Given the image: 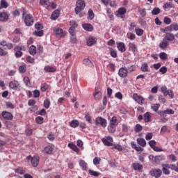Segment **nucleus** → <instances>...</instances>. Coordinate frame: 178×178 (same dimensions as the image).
Instances as JSON below:
<instances>
[{
  "mask_svg": "<svg viewBox=\"0 0 178 178\" xmlns=\"http://www.w3.org/2000/svg\"><path fill=\"white\" fill-rule=\"evenodd\" d=\"M163 23L165 24H170V23H172V19L170 17H165L163 19Z\"/></svg>",
  "mask_w": 178,
  "mask_h": 178,
  "instance_id": "774afa93",
  "label": "nucleus"
},
{
  "mask_svg": "<svg viewBox=\"0 0 178 178\" xmlns=\"http://www.w3.org/2000/svg\"><path fill=\"white\" fill-rule=\"evenodd\" d=\"M161 13V9L159 8H154L152 10V15L156 16V15H159Z\"/></svg>",
  "mask_w": 178,
  "mask_h": 178,
  "instance_id": "864d4df0",
  "label": "nucleus"
},
{
  "mask_svg": "<svg viewBox=\"0 0 178 178\" xmlns=\"http://www.w3.org/2000/svg\"><path fill=\"white\" fill-rule=\"evenodd\" d=\"M97 44V38L92 36L90 37L87 40L88 47H92V45H95Z\"/></svg>",
  "mask_w": 178,
  "mask_h": 178,
  "instance_id": "dca6fc26",
  "label": "nucleus"
},
{
  "mask_svg": "<svg viewBox=\"0 0 178 178\" xmlns=\"http://www.w3.org/2000/svg\"><path fill=\"white\" fill-rule=\"evenodd\" d=\"M22 19L26 24L30 27V26H33L34 24V17L31 14L27 13L26 9H22Z\"/></svg>",
  "mask_w": 178,
  "mask_h": 178,
  "instance_id": "f257e3e1",
  "label": "nucleus"
},
{
  "mask_svg": "<svg viewBox=\"0 0 178 178\" xmlns=\"http://www.w3.org/2000/svg\"><path fill=\"white\" fill-rule=\"evenodd\" d=\"M135 133H140V131H143V126L140 124H137L134 129Z\"/></svg>",
  "mask_w": 178,
  "mask_h": 178,
  "instance_id": "de8ad7c7",
  "label": "nucleus"
},
{
  "mask_svg": "<svg viewBox=\"0 0 178 178\" xmlns=\"http://www.w3.org/2000/svg\"><path fill=\"white\" fill-rule=\"evenodd\" d=\"M102 142L106 147H113V138L111 136H106L103 138Z\"/></svg>",
  "mask_w": 178,
  "mask_h": 178,
  "instance_id": "20e7f679",
  "label": "nucleus"
},
{
  "mask_svg": "<svg viewBox=\"0 0 178 178\" xmlns=\"http://www.w3.org/2000/svg\"><path fill=\"white\" fill-rule=\"evenodd\" d=\"M160 107H161V104H155L151 106L152 109H153L154 112H158V109H159Z\"/></svg>",
  "mask_w": 178,
  "mask_h": 178,
  "instance_id": "680f3d73",
  "label": "nucleus"
},
{
  "mask_svg": "<svg viewBox=\"0 0 178 178\" xmlns=\"http://www.w3.org/2000/svg\"><path fill=\"white\" fill-rule=\"evenodd\" d=\"M117 48L120 52H126V44L123 42H117Z\"/></svg>",
  "mask_w": 178,
  "mask_h": 178,
  "instance_id": "ddd939ff",
  "label": "nucleus"
},
{
  "mask_svg": "<svg viewBox=\"0 0 178 178\" xmlns=\"http://www.w3.org/2000/svg\"><path fill=\"white\" fill-rule=\"evenodd\" d=\"M1 47H6V49L10 51V49H13V44L10 42H7L6 40H1L0 42Z\"/></svg>",
  "mask_w": 178,
  "mask_h": 178,
  "instance_id": "4468645a",
  "label": "nucleus"
},
{
  "mask_svg": "<svg viewBox=\"0 0 178 178\" xmlns=\"http://www.w3.org/2000/svg\"><path fill=\"white\" fill-rule=\"evenodd\" d=\"M40 4L44 8H49L51 6V2L49 0H40Z\"/></svg>",
  "mask_w": 178,
  "mask_h": 178,
  "instance_id": "a878e982",
  "label": "nucleus"
},
{
  "mask_svg": "<svg viewBox=\"0 0 178 178\" xmlns=\"http://www.w3.org/2000/svg\"><path fill=\"white\" fill-rule=\"evenodd\" d=\"M133 98L134 101L139 104V105H144L145 103V99L137 93L133 95Z\"/></svg>",
  "mask_w": 178,
  "mask_h": 178,
  "instance_id": "0eeeda50",
  "label": "nucleus"
},
{
  "mask_svg": "<svg viewBox=\"0 0 178 178\" xmlns=\"http://www.w3.org/2000/svg\"><path fill=\"white\" fill-rule=\"evenodd\" d=\"M6 55H8V51L0 47V56H6Z\"/></svg>",
  "mask_w": 178,
  "mask_h": 178,
  "instance_id": "338daca9",
  "label": "nucleus"
},
{
  "mask_svg": "<svg viewBox=\"0 0 178 178\" xmlns=\"http://www.w3.org/2000/svg\"><path fill=\"white\" fill-rule=\"evenodd\" d=\"M174 114H175V111H173V109H171V108L160 112L161 116H163V115H174Z\"/></svg>",
  "mask_w": 178,
  "mask_h": 178,
  "instance_id": "b1692460",
  "label": "nucleus"
},
{
  "mask_svg": "<svg viewBox=\"0 0 178 178\" xmlns=\"http://www.w3.org/2000/svg\"><path fill=\"white\" fill-rule=\"evenodd\" d=\"M129 74L127 68L121 67L118 71V76L122 79H124L127 77V74Z\"/></svg>",
  "mask_w": 178,
  "mask_h": 178,
  "instance_id": "9d476101",
  "label": "nucleus"
},
{
  "mask_svg": "<svg viewBox=\"0 0 178 178\" xmlns=\"http://www.w3.org/2000/svg\"><path fill=\"white\" fill-rule=\"evenodd\" d=\"M110 124L111 126H118V118H116V116L112 117L111 120H110Z\"/></svg>",
  "mask_w": 178,
  "mask_h": 178,
  "instance_id": "e433bc0d",
  "label": "nucleus"
},
{
  "mask_svg": "<svg viewBox=\"0 0 178 178\" xmlns=\"http://www.w3.org/2000/svg\"><path fill=\"white\" fill-rule=\"evenodd\" d=\"M85 119L86 122L90 123V124H92V118H91V115H90V113H86L85 115Z\"/></svg>",
  "mask_w": 178,
  "mask_h": 178,
  "instance_id": "a18cd8bd",
  "label": "nucleus"
},
{
  "mask_svg": "<svg viewBox=\"0 0 178 178\" xmlns=\"http://www.w3.org/2000/svg\"><path fill=\"white\" fill-rule=\"evenodd\" d=\"M1 116L3 119L6 121H12L13 120V114L12 113L3 111L1 112Z\"/></svg>",
  "mask_w": 178,
  "mask_h": 178,
  "instance_id": "39448f33",
  "label": "nucleus"
},
{
  "mask_svg": "<svg viewBox=\"0 0 178 178\" xmlns=\"http://www.w3.org/2000/svg\"><path fill=\"white\" fill-rule=\"evenodd\" d=\"M129 47V51H131V52H136L137 51V46H136V44L134 42H129L128 44Z\"/></svg>",
  "mask_w": 178,
  "mask_h": 178,
  "instance_id": "cd10ccee",
  "label": "nucleus"
},
{
  "mask_svg": "<svg viewBox=\"0 0 178 178\" xmlns=\"http://www.w3.org/2000/svg\"><path fill=\"white\" fill-rule=\"evenodd\" d=\"M83 65H86V66H89V67H92L94 66V64L92 62L90 61V59L86 58L83 60Z\"/></svg>",
  "mask_w": 178,
  "mask_h": 178,
  "instance_id": "c9c22d12",
  "label": "nucleus"
},
{
  "mask_svg": "<svg viewBox=\"0 0 178 178\" xmlns=\"http://www.w3.org/2000/svg\"><path fill=\"white\" fill-rule=\"evenodd\" d=\"M168 47H169V42L165 40V39H163L159 44V48H161V49H165Z\"/></svg>",
  "mask_w": 178,
  "mask_h": 178,
  "instance_id": "5701e85b",
  "label": "nucleus"
},
{
  "mask_svg": "<svg viewBox=\"0 0 178 178\" xmlns=\"http://www.w3.org/2000/svg\"><path fill=\"white\" fill-rule=\"evenodd\" d=\"M170 26L172 31H178V24L177 23H172Z\"/></svg>",
  "mask_w": 178,
  "mask_h": 178,
  "instance_id": "0e129e2a",
  "label": "nucleus"
},
{
  "mask_svg": "<svg viewBox=\"0 0 178 178\" xmlns=\"http://www.w3.org/2000/svg\"><path fill=\"white\" fill-rule=\"evenodd\" d=\"M159 58L161 60H166L168 59V54L165 52H161L159 54Z\"/></svg>",
  "mask_w": 178,
  "mask_h": 178,
  "instance_id": "5fc2aeb1",
  "label": "nucleus"
},
{
  "mask_svg": "<svg viewBox=\"0 0 178 178\" xmlns=\"http://www.w3.org/2000/svg\"><path fill=\"white\" fill-rule=\"evenodd\" d=\"M9 6L8 1L6 0H1L0 1V9H6Z\"/></svg>",
  "mask_w": 178,
  "mask_h": 178,
  "instance_id": "7c9ffc66",
  "label": "nucleus"
},
{
  "mask_svg": "<svg viewBox=\"0 0 178 178\" xmlns=\"http://www.w3.org/2000/svg\"><path fill=\"white\" fill-rule=\"evenodd\" d=\"M99 163H101V158H99V157H95L93 159V164L97 165H99Z\"/></svg>",
  "mask_w": 178,
  "mask_h": 178,
  "instance_id": "e2e57ef3",
  "label": "nucleus"
},
{
  "mask_svg": "<svg viewBox=\"0 0 178 178\" xmlns=\"http://www.w3.org/2000/svg\"><path fill=\"white\" fill-rule=\"evenodd\" d=\"M67 146L69 147V148L72 149V151H74V152H76V154H79L80 152V149H79V147H77V145H74V143H70L68 144Z\"/></svg>",
  "mask_w": 178,
  "mask_h": 178,
  "instance_id": "6ab92c4d",
  "label": "nucleus"
},
{
  "mask_svg": "<svg viewBox=\"0 0 178 178\" xmlns=\"http://www.w3.org/2000/svg\"><path fill=\"white\" fill-rule=\"evenodd\" d=\"M88 19H89V20H92V19H94V12L92 11V10L90 9L88 10Z\"/></svg>",
  "mask_w": 178,
  "mask_h": 178,
  "instance_id": "052dcab7",
  "label": "nucleus"
},
{
  "mask_svg": "<svg viewBox=\"0 0 178 178\" xmlns=\"http://www.w3.org/2000/svg\"><path fill=\"white\" fill-rule=\"evenodd\" d=\"M86 8V1L84 0H78L76 3L75 13L79 15L80 12L84 10Z\"/></svg>",
  "mask_w": 178,
  "mask_h": 178,
  "instance_id": "f03ea898",
  "label": "nucleus"
},
{
  "mask_svg": "<svg viewBox=\"0 0 178 178\" xmlns=\"http://www.w3.org/2000/svg\"><path fill=\"white\" fill-rule=\"evenodd\" d=\"M35 122L38 124H42L44 123V118L38 116L35 118Z\"/></svg>",
  "mask_w": 178,
  "mask_h": 178,
  "instance_id": "13d9d810",
  "label": "nucleus"
},
{
  "mask_svg": "<svg viewBox=\"0 0 178 178\" xmlns=\"http://www.w3.org/2000/svg\"><path fill=\"white\" fill-rule=\"evenodd\" d=\"M145 123H149L151 121V113L149 112H147L143 115Z\"/></svg>",
  "mask_w": 178,
  "mask_h": 178,
  "instance_id": "c85d7f7f",
  "label": "nucleus"
},
{
  "mask_svg": "<svg viewBox=\"0 0 178 178\" xmlns=\"http://www.w3.org/2000/svg\"><path fill=\"white\" fill-rule=\"evenodd\" d=\"M29 54L30 55H32L33 56H34V55L37 54V47H35V46L34 45H31L29 47Z\"/></svg>",
  "mask_w": 178,
  "mask_h": 178,
  "instance_id": "473e14b6",
  "label": "nucleus"
},
{
  "mask_svg": "<svg viewBox=\"0 0 178 178\" xmlns=\"http://www.w3.org/2000/svg\"><path fill=\"white\" fill-rule=\"evenodd\" d=\"M14 51H15V56L16 58H22V56H23V52H22V51H23V47H22V46L15 47Z\"/></svg>",
  "mask_w": 178,
  "mask_h": 178,
  "instance_id": "1a4fd4ad",
  "label": "nucleus"
},
{
  "mask_svg": "<svg viewBox=\"0 0 178 178\" xmlns=\"http://www.w3.org/2000/svg\"><path fill=\"white\" fill-rule=\"evenodd\" d=\"M40 162V157L38 156H33L32 157V159H31V163L32 166H33L34 168H36V166L38 165V163Z\"/></svg>",
  "mask_w": 178,
  "mask_h": 178,
  "instance_id": "f3484780",
  "label": "nucleus"
},
{
  "mask_svg": "<svg viewBox=\"0 0 178 178\" xmlns=\"http://www.w3.org/2000/svg\"><path fill=\"white\" fill-rule=\"evenodd\" d=\"M93 95L95 97V99H96V101H98L101 99V97H102V93L99 91L95 90V92L93 94Z\"/></svg>",
  "mask_w": 178,
  "mask_h": 178,
  "instance_id": "ea45409f",
  "label": "nucleus"
},
{
  "mask_svg": "<svg viewBox=\"0 0 178 178\" xmlns=\"http://www.w3.org/2000/svg\"><path fill=\"white\" fill-rule=\"evenodd\" d=\"M35 27L38 31L42 30L44 29V26L40 22H37L35 25Z\"/></svg>",
  "mask_w": 178,
  "mask_h": 178,
  "instance_id": "69168bd1",
  "label": "nucleus"
},
{
  "mask_svg": "<svg viewBox=\"0 0 178 178\" xmlns=\"http://www.w3.org/2000/svg\"><path fill=\"white\" fill-rule=\"evenodd\" d=\"M131 167L134 170H136L137 172H141L143 168V165L139 163H133Z\"/></svg>",
  "mask_w": 178,
  "mask_h": 178,
  "instance_id": "2eb2a0df",
  "label": "nucleus"
},
{
  "mask_svg": "<svg viewBox=\"0 0 178 178\" xmlns=\"http://www.w3.org/2000/svg\"><path fill=\"white\" fill-rule=\"evenodd\" d=\"M27 70V68L25 65H21L19 67V73H26V71Z\"/></svg>",
  "mask_w": 178,
  "mask_h": 178,
  "instance_id": "bf43d9fd",
  "label": "nucleus"
},
{
  "mask_svg": "<svg viewBox=\"0 0 178 178\" xmlns=\"http://www.w3.org/2000/svg\"><path fill=\"white\" fill-rule=\"evenodd\" d=\"M33 35H35L36 37H42L44 35V31L39 30V31H35L33 32Z\"/></svg>",
  "mask_w": 178,
  "mask_h": 178,
  "instance_id": "79ce46f5",
  "label": "nucleus"
},
{
  "mask_svg": "<svg viewBox=\"0 0 178 178\" xmlns=\"http://www.w3.org/2000/svg\"><path fill=\"white\" fill-rule=\"evenodd\" d=\"M95 124L96 126H101V127H103V129H105L106 127V125L108 124V121L105 118H102V117H97L95 120Z\"/></svg>",
  "mask_w": 178,
  "mask_h": 178,
  "instance_id": "7ed1b4c3",
  "label": "nucleus"
},
{
  "mask_svg": "<svg viewBox=\"0 0 178 178\" xmlns=\"http://www.w3.org/2000/svg\"><path fill=\"white\" fill-rule=\"evenodd\" d=\"M24 83H25L26 87H31V82L30 81V78H29V76L24 77Z\"/></svg>",
  "mask_w": 178,
  "mask_h": 178,
  "instance_id": "c03bdc74",
  "label": "nucleus"
},
{
  "mask_svg": "<svg viewBox=\"0 0 178 178\" xmlns=\"http://www.w3.org/2000/svg\"><path fill=\"white\" fill-rule=\"evenodd\" d=\"M113 147H114L115 149H117V151H119L120 152L123 151V147L120 144H113Z\"/></svg>",
  "mask_w": 178,
  "mask_h": 178,
  "instance_id": "8fccbe9b",
  "label": "nucleus"
},
{
  "mask_svg": "<svg viewBox=\"0 0 178 178\" xmlns=\"http://www.w3.org/2000/svg\"><path fill=\"white\" fill-rule=\"evenodd\" d=\"M149 161H151L153 165H158V163H161V161H162V156H154V155L151 154L149 156Z\"/></svg>",
  "mask_w": 178,
  "mask_h": 178,
  "instance_id": "423d86ee",
  "label": "nucleus"
},
{
  "mask_svg": "<svg viewBox=\"0 0 178 178\" xmlns=\"http://www.w3.org/2000/svg\"><path fill=\"white\" fill-rule=\"evenodd\" d=\"M49 88V85L47 83H42L40 90L42 91V92H45V91H47V90Z\"/></svg>",
  "mask_w": 178,
  "mask_h": 178,
  "instance_id": "58836bf2",
  "label": "nucleus"
},
{
  "mask_svg": "<svg viewBox=\"0 0 178 178\" xmlns=\"http://www.w3.org/2000/svg\"><path fill=\"white\" fill-rule=\"evenodd\" d=\"M126 12H127L126 8L123 7L120 8L117 11L116 16H118V17H120V16H123V15H126Z\"/></svg>",
  "mask_w": 178,
  "mask_h": 178,
  "instance_id": "4be33fe9",
  "label": "nucleus"
},
{
  "mask_svg": "<svg viewBox=\"0 0 178 178\" xmlns=\"http://www.w3.org/2000/svg\"><path fill=\"white\" fill-rule=\"evenodd\" d=\"M53 151H54V147H52V146L51 145L46 146L44 149V152L45 154H48L49 155H51Z\"/></svg>",
  "mask_w": 178,
  "mask_h": 178,
  "instance_id": "c756f323",
  "label": "nucleus"
},
{
  "mask_svg": "<svg viewBox=\"0 0 178 178\" xmlns=\"http://www.w3.org/2000/svg\"><path fill=\"white\" fill-rule=\"evenodd\" d=\"M70 127H72V129H76V127H79V120H72L70 122Z\"/></svg>",
  "mask_w": 178,
  "mask_h": 178,
  "instance_id": "bb28decb",
  "label": "nucleus"
},
{
  "mask_svg": "<svg viewBox=\"0 0 178 178\" xmlns=\"http://www.w3.org/2000/svg\"><path fill=\"white\" fill-rule=\"evenodd\" d=\"M110 55L112 58H118V51L113 49H110Z\"/></svg>",
  "mask_w": 178,
  "mask_h": 178,
  "instance_id": "6e6d98bb",
  "label": "nucleus"
},
{
  "mask_svg": "<svg viewBox=\"0 0 178 178\" xmlns=\"http://www.w3.org/2000/svg\"><path fill=\"white\" fill-rule=\"evenodd\" d=\"M59 16H60V11H59V10H56L52 13L51 19V20H56Z\"/></svg>",
  "mask_w": 178,
  "mask_h": 178,
  "instance_id": "aec40b11",
  "label": "nucleus"
},
{
  "mask_svg": "<svg viewBox=\"0 0 178 178\" xmlns=\"http://www.w3.org/2000/svg\"><path fill=\"white\" fill-rule=\"evenodd\" d=\"M131 147L134 148V149H135V151H137L138 152H143L144 151L143 148L138 146L136 144H134L133 143H131Z\"/></svg>",
  "mask_w": 178,
  "mask_h": 178,
  "instance_id": "72a5a7b5",
  "label": "nucleus"
},
{
  "mask_svg": "<svg viewBox=\"0 0 178 178\" xmlns=\"http://www.w3.org/2000/svg\"><path fill=\"white\" fill-rule=\"evenodd\" d=\"M88 172L91 176H94L95 177H98V176H99V175H101V173H99V172L94 171L92 170H89Z\"/></svg>",
  "mask_w": 178,
  "mask_h": 178,
  "instance_id": "603ef678",
  "label": "nucleus"
},
{
  "mask_svg": "<svg viewBox=\"0 0 178 178\" xmlns=\"http://www.w3.org/2000/svg\"><path fill=\"white\" fill-rule=\"evenodd\" d=\"M55 33L56 35H58L59 37H63V29L60 28H56L55 29Z\"/></svg>",
  "mask_w": 178,
  "mask_h": 178,
  "instance_id": "a19ab883",
  "label": "nucleus"
},
{
  "mask_svg": "<svg viewBox=\"0 0 178 178\" xmlns=\"http://www.w3.org/2000/svg\"><path fill=\"white\" fill-rule=\"evenodd\" d=\"M140 70L142 72H149V70L148 69V63H145L142 64L141 67H140Z\"/></svg>",
  "mask_w": 178,
  "mask_h": 178,
  "instance_id": "4c0bfd02",
  "label": "nucleus"
},
{
  "mask_svg": "<svg viewBox=\"0 0 178 178\" xmlns=\"http://www.w3.org/2000/svg\"><path fill=\"white\" fill-rule=\"evenodd\" d=\"M108 130L110 133H115L116 131V126L111 125V124L108 126Z\"/></svg>",
  "mask_w": 178,
  "mask_h": 178,
  "instance_id": "09e8293b",
  "label": "nucleus"
},
{
  "mask_svg": "<svg viewBox=\"0 0 178 178\" xmlns=\"http://www.w3.org/2000/svg\"><path fill=\"white\" fill-rule=\"evenodd\" d=\"M138 13H140L142 17H145L147 16V11L145 8H139Z\"/></svg>",
  "mask_w": 178,
  "mask_h": 178,
  "instance_id": "49530a36",
  "label": "nucleus"
},
{
  "mask_svg": "<svg viewBox=\"0 0 178 178\" xmlns=\"http://www.w3.org/2000/svg\"><path fill=\"white\" fill-rule=\"evenodd\" d=\"M150 175L154 177H161V176H162V170L159 168L152 170L150 171Z\"/></svg>",
  "mask_w": 178,
  "mask_h": 178,
  "instance_id": "9b49d317",
  "label": "nucleus"
},
{
  "mask_svg": "<svg viewBox=\"0 0 178 178\" xmlns=\"http://www.w3.org/2000/svg\"><path fill=\"white\" fill-rule=\"evenodd\" d=\"M79 165L83 169V170H87V169H88V167L87 166V163H86L84 160L79 161Z\"/></svg>",
  "mask_w": 178,
  "mask_h": 178,
  "instance_id": "f704fd0d",
  "label": "nucleus"
},
{
  "mask_svg": "<svg viewBox=\"0 0 178 178\" xmlns=\"http://www.w3.org/2000/svg\"><path fill=\"white\" fill-rule=\"evenodd\" d=\"M163 8L165 12L169 11V9H171L172 8V3L167 2L165 4L163 5Z\"/></svg>",
  "mask_w": 178,
  "mask_h": 178,
  "instance_id": "37998d69",
  "label": "nucleus"
},
{
  "mask_svg": "<svg viewBox=\"0 0 178 178\" xmlns=\"http://www.w3.org/2000/svg\"><path fill=\"white\" fill-rule=\"evenodd\" d=\"M175 34L172 32L165 33L164 35V40L169 42H173L175 40Z\"/></svg>",
  "mask_w": 178,
  "mask_h": 178,
  "instance_id": "6e6552de",
  "label": "nucleus"
},
{
  "mask_svg": "<svg viewBox=\"0 0 178 178\" xmlns=\"http://www.w3.org/2000/svg\"><path fill=\"white\" fill-rule=\"evenodd\" d=\"M50 106H51V100H49V99H46L44 102V107L46 109H48V108H49Z\"/></svg>",
  "mask_w": 178,
  "mask_h": 178,
  "instance_id": "4d7b16f0",
  "label": "nucleus"
},
{
  "mask_svg": "<svg viewBox=\"0 0 178 178\" xmlns=\"http://www.w3.org/2000/svg\"><path fill=\"white\" fill-rule=\"evenodd\" d=\"M19 82L17 81H10L9 83V87L11 88L13 90H17L19 88Z\"/></svg>",
  "mask_w": 178,
  "mask_h": 178,
  "instance_id": "a211bd4d",
  "label": "nucleus"
},
{
  "mask_svg": "<svg viewBox=\"0 0 178 178\" xmlns=\"http://www.w3.org/2000/svg\"><path fill=\"white\" fill-rule=\"evenodd\" d=\"M82 27L86 31H92V30H94V27L90 24H82Z\"/></svg>",
  "mask_w": 178,
  "mask_h": 178,
  "instance_id": "393cba45",
  "label": "nucleus"
},
{
  "mask_svg": "<svg viewBox=\"0 0 178 178\" xmlns=\"http://www.w3.org/2000/svg\"><path fill=\"white\" fill-rule=\"evenodd\" d=\"M9 13L6 12L0 13V22H5L9 20Z\"/></svg>",
  "mask_w": 178,
  "mask_h": 178,
  "instance_id": "f8f14e48",
  "label": "nucleus"
},
{
  "mask_svg": "<svg viewBox=\"0 0 178 178\" xmlns=\"http://www.w3.org/2000/svg\"><path fill=\"white\" fill-rule=\"evenodd\" d=\"M136 35H138L139 37H141L143 34H144V30L140 28L135 29Z\"/></svg>",
  "mask_w": 178,
  "mask_h": 178,
  "instance_id": "3c124183",
  "label": "nucleus"
},
{
  "mask_svg": "<svg viewBox=\"0 0 178 178\" xmlns=\"http://www.w3.org/2000/svg\"><path fill=\"white\" fill-rule=\"evenodd\" d=\"M137 143L140 147H145L147 145V142L145 141V139L143 138H138L137 139Z\"/></svg>",
  "mask_w": 178,
  "mask_h": 178,
  "instance_id": "2f4dec72",
  "label": "nucleus"
},
{
  "mask_svg": "<svg viewBox=\"0 0 178 178\" xmlns=\"http://www.w3.org/2000/svg\"><path fill=\"white\" fill-rule=\"evenodd\" d=\"M44 70L47 73H54V72H56V68H55L52 66L46 65L44 68Z\"/></svg>",
  "mask_w": 178,
  "mask_h": 178,
  "instance_id": "412c9836",
  "label": "nucleus"
}]
</instances>
